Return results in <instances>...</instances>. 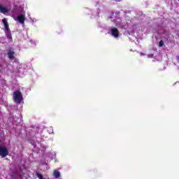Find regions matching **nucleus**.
Instances as JSON below:
<instances>
[{"mask_svg":"<svg viewBox=\"0 0 179 179\" xmlns=\"http://www.w3.org/2000/svg\"><path fill=\"white\" fill-rule=\"evenodd\" d=\"M0 12L1 13H8L9 12V10L6 7H3L2 5H0Z\"/></svg>","mask_w":179,"mask_h":179,"instance_id":"obj_5","label":"nucleus"},{"mask_svg":"<svg viewBox=\"0 0 179 179\" xmlns=\"http://www.w3.org/2000/svg\"><path fill=\"white\" fill-rule=\"evenodd\" d=\"M111 34L113 36V37H115V38L120 37V32L117 28H113L111 29Z\"/></svg>","mask_w":179,"mask_h":179,"instance_id":"obj_3","label":"nucleus"},{"mask_svg":"<svg viewBox=\"0 0 179 179\" xmlns=\"http://www.w3.org/2000/svg\"><path fill=\"white\" fill-rule=\"evenodd\" d=\"M109 19H113V17H109Z\"/></svg>","mask_w":179,"mask_h":179,"instance_id":"obj_14","label":"nucleus"},{"mask_svg":"<svg viewBox=\"0 0 179 179\" xmlns=\"http://www.w3.org/2000/svg\"><path fill=\"white\" fill-rule=\"evenodd\" d=\"M13 100L17 104H20L23 101V95L20 91L17 90L13 92Z\"/></svg>","mask_w":179,"mask_h":179,"instance_id":"obj_1","label":"nucleus"},{"mask_svg":"<svg viewBox=\"0 0 179 179\" xmlns=\"http://www.w3.org/2000/svg\"><path fill=\"white\" fill-rule=\"evenodd\" d=\"M8 57L10 59H15V52L12 50H9L8 52Z\"/></svg>","mask_w":179,"mask_h":179,"instance_id":"obj_6","label":"nucleus"},{"mask_svg":"<svg viewBox=\"0 0 179 179\" xmlns=\"http://www.w3.org/2000/svg\"><path fill=\"white\" fill-rule=\"evenodd\" d=\"M8 155H9L8 148L5 147H0V156H1V157H6Z\"/></svg>","mask_w":179,"mask_h":179,"instance_id":"obj_2","label":"nucleus"},{"mask_svg":"<svg viewBox=\"0 0 179 179\" xmlns=\"http://www.w3.org/2000/svg\"><path fill=\"white\" fill-rule=\"evenodd\" d=\"M164 45V42L161 40L159 43V47H163Z\"/></svg>","mask_w":179,"mask_h":179,"instance_id":"obj_11","label":"nucleus"},{"mask_svg":"<svg viewBox=\"0 0 179 179\" xmlns=\"http://www.w3.org/2000/svg\"><path fill=\"white\" fill-rule=\"evenodd\" d=\"M36 176H37V177H38L39 179H45V178H44L43 177V175L41 174V173H38V172L36 173Z\"/></svg>","mask_w":179,"mask_h":179,"instance_id":"obj_9","label":"nucleus"},{"mask_svg":"<svg viewBox=\"0 0 179 179\" xmlns=\"http://www.w3.org/2000/svg\"><path fill=\"white\" fill-rule=\"evenodd\" d=\"M53 176L55 178H59V177H61V174L59 173V171H55L53 173Z\"/></svg>","mask_w":179,"mask_h":179,"instance_id":"obj_7","label":"nucleus"},{"mask_svg":"<svg viewBox=\"0 0 179 179\" xmlns=\"http://www.w3.org/2000/svg\"><path fill=\"white\" fill-rule=\"evenodd\" d=\"M178 1H179V0H178Z\"/></svg>","mask_w":179,"mask_h":179,"instance_id":"obj_15","label":"nucleus"},{"mask_svg":"<svg viewBox=\"0 0 179 179\" xmlns=\"http://www.w3.org/2000/svg\"><path fill=\"white\" fill-rule=\"evenodd\" d=\"M8 40H10V41H13V39L12 38V34L11 35H7L6 36Z\"/></svg>","mask_w":179,"mask_h":179,"instance_id":"obj_10","label":"nucleus"},{"mask_svg":"<svg viewBox=\"0 0 179 179\" xmlns=\"http://www.w3.org/2000/svg\"><path fill=\"white\" fill-rule=\"evenodd\" d=\"M2 22H3V24H4V27L9 26V24H8V21L6 20V18L3 19Z\"/></svg>","mask_w":179,"mask_h":179,"instance_id":"obj_8","label":"nucleus"},{"mask_svg":"<svg viewBox=\"0 0 179 179\" xmlns=\"http://www.w3.org/2000/svg\"><path fill=\"white\" fill-rule=\"evenodd\" d=\"M17 20L21 24H24V20H26V15L22 14L17 16Z\"/></svg>","mask_w":179,"mask_h":179,"instance_id":"obj_4","label":"nucleus"},{"mask_svg":"<svg viewBox=\"0 0 179 179\" xmlns=\"http://www.w3.org/2000/svg\"><path fill=\"white\" fill-rule=\"evenodd\" d=\"M6 36H10L11 35L10 29L8 31H5Z\"/></svg>","mask_w":179,"mask_h":179,"instance_id":"obj_12","label":"nucleus"},{"mask_svg":"<svg viewBox=\"0 0 179 179\" xmlns=\"http://www.w3.org/2000/svg\"><path fill=\"white\" fill-rule=\"evenodd\" d=\"M9 25H7V27H5V31H9Z\"/></svg>","mask_w":179,"mask_h":179,"instance_id":"obj_13","label":"nucleus"}]
</instances>
